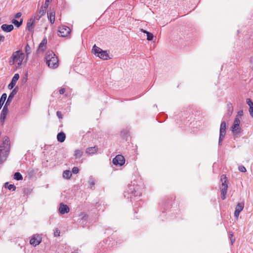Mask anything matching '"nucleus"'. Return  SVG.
<instances>
[{
  "label": "nucleus",
  "instance_id": "a211bd4d",
  "mask_svg": "<svg viewBox=\"0 0 253 253\" xmlns=\"http://www.w3.org/2000/svg\"><path fill=\"white\" fill-rule=\"evenodd\" d=\"M1 29L3 31L8 33L10 32L13 30L14 26L12 24L8 25L4 24L1 25Z\"/></svg>",
  "mask_w": 253,
  "mask_h": 253
},
{
  "label": "nucleus",
  "instance_id": "6ab92c4d",
  "mask_svg": "<svg viewBox=\"0 0 253 253\" xmlns=\"http://www.w3.org/2000/svg\"><path fill=\"white\" fill-rule=\"evenodd\" d=\"M35 21V18H31L27 22V28L29 31H31L34 27V23Z\"/></svg>",
  "mask_w": 253,
  "mask_h": 253
},
{
  "label": "nucleus",
  "instance_id": "5701e85b",
  "mask_svg": "<svg viewBox=\"0 0 253 253\" xmlns=\"http://www.w3.org/2000/svg\"><path fill=\"white\" fill-rule=\"evenodd\" d=\"M247 104L250 106L249 111L251 116L253 118V102L250 98H248Z\"/></svg>",
  "mask_w": 253,
  "mask_h": 253
},
{
  "label": "nucleus",
  "instance_id": "cd10ccee",
  "mask_svg": "<svg viewBox=\"0 0 253 253\" xmlns=\"http://www.w3.org/2000/svg\"><path fill=\"white\" fill-rule=\"evenodd\" d=\"M88 183L91 189H92L95 184V180L92 176H90L88 180Z\"/></svg>",
  "mask_w": 253,
  "mask_h": 253
},
{
  "label": "nucleus",
  "instance_id": "ea45409f",
  "mask_svg": "<svg viewBox=\"0 0 253 253\" xmlns=\"http://www.w3.org/2000/svg\"><path fill=\"white\" fill-rule=\"evenodd\" d=\"M56 115L59 118V119H61L62 118V113L60 111H57L56 112Z\"/></svg>",
  "mask_w": 253,
  "mask_h": 253
},
{
  "label": "nucleus",
  "instance_id": "9b49d317",
  "mask_svg": "<svg viewBox=\"0 0 253 253\" xmlns=\"http://www.w3.org/2000/svg\"><path fill=\"white\" fill-rule=\"evenodd\" d=\"M224 181L222 183V187L221 188V198L222 200H224L225 199V196L227 193V189L228 188L227 185V179L226 176L224 178Z\"/></svg>",
  "mask_w": 253,
  "mask_h": 253
},
{
  "label": "nucleus",
  "instance_id": "f257e3e1",
  "mask_svg": "<svg viewBox=\"0 0 253 253\" xmlns=\"http://www.w3.org/2000/svg\"><path fill=\"white\" fill-rule=\"evenodd\" d=\"M141 194L139 186L137 184V182L135 180L128 184L124 192V196L127 199H130L132 203L133 200L135 201L138 199Z\"/></svg>",
  "mask_w": 253,
  "mask_h": 253
},
{
  "label": "nucleus",
  "instance_id": "72a5a7b5",
  "mask_svg": "<svg viewBox=\"0 0 253 253\" xmlns=\"http://www.w3.org/2000/svg\"><path fill=\"white\" fill-rule=\"evenodd\" d=\"M8 105V104H5V105H4V107H3V109L1 111L2 113L7 114V112H8V108H7Z\"/></svg>",
  "mask_w": 253,
  "mask_h": 253
},
{
  "label": "nucleus",
  "instance_id": "dca6fc26",
  "mask_svg": "<svg viewBox=\"0 0 253 253\" xmlns=\"http://www.w3.org/2000/svg\"><path fill=\"white\" fill-rule=\"evenodd\" d=\"M18 87H15L12 90V91L11 92V93H10V94L9 95V96L8 97L7 100L5 104H8V105L9 104V103L11 101V100L13 99V98L14 97V96L16 94V93L18 91Z\"/></svg>",
  "mask_w": 253,
  "mask_h": 253
},
{
  "label": "nucleus",
  "instance_id": "f8f14e48",
  "mask_svg": "<svg viewBox=\"0 0 253 253\" xmlns=\"http://www.w3.org/2000/svg\"><path fill=\"white\" fill-rule=\"evenodd\" d=\"M244 207V202H240L239 203L236 208L235 210L234 211V216L238 218L239 215V214L240 212L243 210Z\"/></svg>",
  "mask_w": 253,
  "mask_h": 253
},
{
  "label": "nucleus",
  "instance_id": "b1692460",
  "mask_svg": "<svg viewBox=\"0 0 253 253\" xmlns=\"http://www.w3.org/2000/svg\"><path fill=\"white\" fill-rule=\"evenodd\" d=\"M71 176L72 173L69 170H64L63 172V177L65 179H69L71 178Z\"/></svg>",
  "mask_w": 253,
  "mask_h": 253
},
{
  "label": "nucleus",
  "instance_id": "49530a36",
  "mask_svg": "<svg viewBox=\"0 0 253 253\" xmlns=\"http://www.w3.org/2000/svg\"><path fill=\"white\" fill-rule=\"evenodd\" d=\"M234 241H235V239H231V242L232 245L233 244Z\"/></svg>",
  "mask_w": 253,
  "mask_h": 253
},
{
  "label": "nucleus",
  "instance_id": "e433bc0d",
  "mask_svg": "<svg viewBox=\"0 0 253 253\" xmlns=\"http://www.w3.org/2000/svg\"><path fill=\"white\" fill-rule=\"evenodd\" d=\"M52 0H45V1L44 2V3L43 4V7L44 8H47L48 6V5H49V2L51 1Z\"/></svg>",
  "mask_w": 253,
  "mask_h": 253
},
{
  "label": "nucleus",
  "instance_id": "c9c22d12",
  "mask_svg": "<svg viewBox=\"0 0 253 253\" xmlns=\"http://www.w3.org/2000/svg\"><path fill=\"white\" fill-rule=\"evenodd\" d=\"M72 172L74 174H77L79 172V169L78 167H74L72 169Z\"/></svg>",
  "mask_w": 253,
  "mask_h": 253
},
{
  "label": "nucleus",
  "instance_id": "a878e982",
  "mask_svg": "<svg viewBox=\"0 0 253 253\" xmlns=\"http://www.w3.org/2000/svg\"><path fill=\"white\" fill-rule=\"evenodd\" d=\"M23 21V20L22 18L20 19V21H18L17 20L14 19L12 20V23L13 24H14V25L16 27L18 28L22 24Z\"/></svg>",
  "mask_w": 253,
  "mask_h": 253
},
{
  "label": "nucleus",
  "instance_id": "2f4dec72",
  "mask_svg": "<svg viewBox=\"0 0 253 253\" xmlns=\"http://www.w3.org/2000/svg\"><path fill=\"white\" fill-rule=\"evenodd\" d=\"M31 47L29 45L27 44L25 46V52L26 53L27 56H28L31 53Z\"/></svg>",
  "mask_w": 253,
  "mask_h": 253
},
{
  "label": "nucleus",
  "instance_id": "6e6552de",
  "mask_svg": "<svg viewBox=\"0 0 253 253\" xmlns=\"http://www.w3.org/2000/svg\"><path fill=\"white\" fill-rule=\"evenodd\" d=\"M58 36L62 37H65L69 35L71 32L69 27L66 26H61L58 27Z\"/></svg>",
  "mask_w": 253,
  "mask_h": 253
},
{
  "label": "nucleus",
  "instance_id": "58836bf2",
  "mask_svg": "<svg viewBox=\"0 0 253 253\" xmlns=\"http://www.w3.org/2000/svg\"><path fill=\"white\" fill-rule=\"evenodd\" d=\"M54 236L58 237L60 236V231L58 230L57 229H56V230L54 232Z\"/></svg>",
  "mask_w": 253,
  "mask_h": 253
},
{
  "label": "nucleus",
  "instance_id": "1a4fd4ad",
  "mask_svg": "<svg viewBox=\"0 0 253 253\" xmlns=\"http://www.w3.org/2000/svg\"><path fill=\"white\" fill-rule=\"evenodd\" d=\"M125 160L123 156L121 155H117L112 161V163L114 165L120 166L123 165L125 164Z\"/></svg>",
  "mask_w": 253,
  "mask_h": 253
},
{
  "label": "nucleus",
  "instance_id": "9d476101",
  "mask_svg": "<svg viewBox=\"0 0 253 253\" xmlns=\"http://www.w3.org/2000/svg\"><path fill=\"white\" fill-rule=\"evenodd\" d=\"M42 242L41 237L38 234L34 235L30 239V243L34 247L39 245Z\"/></svg>",
  "mask_w": 253,
  "mask_h": 253
},
{
  "label": "nucleus",
  "instance_id": "ddd939ff",
  "mask_svg": "<svg viewBox=\"0 0 253 253\" xmlns=\"http://www.w3.org/2000/svg\"><path fill=\"white\" fill-rule=\"evenodd\" d=\"M58 210H59V212L61 214H63L65 213H68L70 211V209L67 205H65L63 203H61L60 204Z\"/></svg>",
  "mask_w": 253,
  "mask_h": 253
},
{
  "label": "nucleus",
  "instance_id": "37998d69",
  "mask_svg": "<svg viewBox=\"0 0 253 253\" xmlns=\"http://www.w3.org/2000/svg\"><path fill=\"white\" fill-rule=\"evenodd\" d=\"M4 37L3 35L0 34V42H2L4 41Z\"/></svg>",
  "mask_w": 253,
  "mask_h": 253
},
{
  "label": "nucleus",
  "instance_id": "a19ab883",
  "mask_svg": "<svg viewBox=\"0 0 253 253\" xmlns=\"http://www.w3.org/2000/svg\"><path fill=\"white\" fill-rule=\"evenodd\" d=\"M21 15H22V13L21 12H18L15 14V17L16 18H19L21 16Z\"/></svg>",
  "mask_w": 253,
  "mask_h": 253
},
{
  "label": "nucleus",
  "instance_id": "393cba45",
  "mask_svg": "<svg viewBox=\"0 0 253 253\" xmlns=\"http://www.w3.org/2000/svg\"><path fill=\"white\" fill-rule=\"evenodd\" d=\"M7 98V95L6 93H3L0 98V110L2 108L3 104Z\"/></svg>",
  "mask_w": 253,
  "mask_h": 253
},
{
  "label": "nucleus",
  "instance_id": "a18cd8bd",
  "mask_svg": "<svg viewBox=\"0 0 253 253\" xmlns=\"http://www.w3.org/2000/svg\"><path fill=\"white\" fill-rule=\"evenodd\" d=\"M141 31L143 33H145L147 34V33H149V32L145 30H143V29H141Z\"/></svg>",
  "mask_w": 253,
  "mask_h": 253
},
{
  "label": "nucleus",
  "instance_id": "f3484780",
  "mask_svg": "<svg viewBox=\"0 0 253 253\" xmlns=\"http://www.w3.org/2000/svg\"><path fill=\"white\" fill-rule=\"evenodd\" d=\"M98 150V146L95 145L93 147H90L86 148L85 153L90 155L95 154Z\"/></svg>",
  "mask_w": 253,
  "mask_h": 253
},
{
  "label": "nucleus",
  "instance_id": "0eeeda50",
  "mask_svg": "<svg viewBox=\"0 0 253 253\" xmlns=\"http://www.w3.org/2000/svg\"><path fill=\"white\" fill-rule=\"evenodd\" d=\"M226 124L225 121H222L220 124V133L218 139V145H221L226 134Z\"/></svg>",
  "mask_w": 253,
  "mask_h": 253
},
{
  "label": "nucleus",
  "instance_id": "4468645a",
  "mask_svg": "<svg viewBox=\"0 0 253 253\" xmlns=\"http://www.w3.org/2000/svg\"><path fill=\"white\" fill-rule=\"evenodd\" d=\"M46 43L47 39L46 37H44L39 45L38 52H43L46 48Z\"/></svg>",
  "mask_w": 253,
  "mask_h": 253
},
{
  "label": "nucleus",
  "instance_id": "f704fd0d",
  "mask_svg": "<svg viewBox=\"0 0 253 253\" xmlns=\"http://www.w3.org/2000/svg\"><path fill=\"white\" fill-rule=\"evenodd\" d=\"M238 169L239 171L243 172H245L247 170L246 168L243 165L239 166L238 167Z\"/></svg>",
  "mask_w": 253,
  "mask_h": 253
},
{
  "label": "nucleus",
  "instance_id": "412c9836",
  "mask_svg": "<svg viewBox=\"0 0 253 253\" xmlns=\"http://www.w3.org/2000/svg\"><path fill=\"white\" fill-rule=\"evenodd\" d=\"M83 154V151L81 149H76L74 154V156L76 159H80Z\"/></svg>",
  "mask_w": 253,
  "mask_h": 253
},
{
  "label": "nucleus",
  "instance_id": "aec40b11",
  "mask_svg": "<svg viewBox=\"0 0 253 253\" xmlns=\"http://www.w3.org/2000/svg\"><path fill=\"white\" fill-rule=\"evenodd\" d=\"M66 138V135L63 132H60L58 133L57 135V139L58 141L60 142H63Z\"/></svg>",
  "mask_w": 253,
  "mask_h": 253
},
{
  "label": "nucleus",
  "instance_id": "c03bdc74",
  "mask_svg": "<svg viewBox=\"0 0 253 253\" xmlns=\"http://www.w3.org/2000/svg\"><path fill=\"white\" fill-rule=\"evenodd\" d=\"M243 111H240L238 112V115L236 117L238 118V117L239 116V117H241L243 115Z\"/></svg>",
  "mask_w": 253,
  "mask_h": 253
},
{
  "label": "nucleus",
  "instance_id": "7c9ffc66",
  "mask_svg": "<svg viewBox=\"0 0 253 253\" xmlns=\"http://www.w3.org/2000/svg\"><path fill=\"white\" fill-rule=\"evenodd\" d=\"M47 8H44L43 5H42L39 11L40 16L38 20L42 15H43L46 12Z\"/></svg>",
  "mask_w": 253,
  "mask_h": 253
},
{
  "label": "nucleus",
  "instance_id": "de8ad7c7",
  "mask_svg": "<svg viewBox=\"0 0 253 253\" xmlns=\"http://www.w3.org/2000/svg\"><path fill=\"white\" fill-rule=\"evenodd\" d=\"M72 253H78L76 251H75V252H72Z\"/></svg>",
  "mask_w": 253,
  "mask_h": 253
},
{
  "label": "nucleus",
  "instance_id": "79ce46f5",
  "mask_svg": "<svg viewBox=\"0 0 253 253\" xmlns=\"http://www.w3.org/2000/svg\"><path fill=\"white\" fill-rule=\"evenodd\" d=\"M65 88H61V89L59 90V93H60V94H64V93L65 92Z\"/></svg>",
  "mask_w": 253,
  "mask_h": 253
},
{
  "label": "nucleus",
  "instance_id": "bb28decb",
  "mask_svg": "<svg viewBox=\"0 0 253 253\" xmlns=\"http://www.w3.org/2000/svg\"><path fill=\"white\" fill-rule=\"evenodd\" d=\"M233 111V107L231 103L227 104V115L228 116H230L232 113Z\"/></svg>",
  "mask_w": 253,
  "mask_h": 253
},
{
  "label": "nucleus",
  "instance_id": "7ed1b4c3",
  "mask_svg": "<svg viewBox=\"0 0 253 253\" xmlns=\"http://www.w3.org/2000/svg\"><path fill=\"white\" fill-rule=\"evenodd\" d=\"M45 59L49 67L55 69L58 66L57 57L52 51H48L46 52Z\"/></svg>",
  "mask_w": 253,
  "mask_h": 253
},
{
  "label": "nucleus",
  "instance_id": "4c0bfd02",
  "mask_svg": "<svg viewBox=\"0 0 253 253\" xmlns=\"http://www.w3.org/2000/svg\"><path fill=\"white\" fill-rule=\"evenodd\" d=\"M6 114L1 113L0 114V121L4 122L6 118Z\"/></svg>",
  "mask_w": 253,
  "mask_h": 253
},
{
  "label": "nucleus",
  "instance_id": "f03ea898",
  "mask_svg": "<svg viewBox=\"0 0 253 253\" xmlns=\"http://www.w3.org/2000/svg\"><path fill=\"white\" fill-rule=\"evenodd\" d=\"M10 149V141L8 137L5 136L0 144V164L7 159Z\"/></svg>",
  "mask_w": 253,
  "mask_h": 253
},
{
  "label": "nucleus",
  "instance_id": "473e14b6",
  "mask_svg": "<svg viewBox=\"0 0 253 253\" xmlns=\"http://www.w3.org/2000/svg\"><path fill=\"white\" fill-rule=\"evenodd\" d=\"M154 38L153 35L151 33H147V40L149 41H151L153 40Z\"/></svg>",
  "mask_w": 253,
  "mask_h": 253
},
{
  "label": "nucleus",
  "instance_id": "4be33fe9",
  "mask_svg": "<svg viewBox=\"0 0 253 253\" xmlns=\"http://www.w3.org/2000/svg\"><path fill=\"white\" fill-rule=\"evenodd\" d=\"M55 13L54 11H51L49 13L47 12L48 19L52 24L55 21Z\"/></svg>",
  "mask_w": 253,
  "mask_h": 253
},
{
  "label": "nucleus",
  "instance_id": "c85d7f7f",
  "mask_svg": "<svg viewBox=\"0 0 253 253\" xmlns=\"http://www.w3.org/2000/svg\"><path fill=\"white\" fill-rule=\"evenodd\" d=\"M14 178L16 180H21L23 179V176L20 172H16L14 174Z\"/></svg>",
  "mask_w": 253,
  "mask_h": 253
},
{
  "label": "nucleus",
  "instance_id": "2eb2a0df",
  "mask_svg": "<svg viewBox=\"0 0 253 253\" xmlns=\"http://www.w3.org/2000/svg\"><path fill=\"white\" fill-rule=\"evenodd\" d=\"M19 78V75L18 74H15L13 77L10 83L8 84V88L10 89H12L15 85L16 84L17 81Z\"/></svg>",
  "mask_w": 253,
  "mask_h": 253
},
{
  "label": "nucleus",
  "instance_id": "39448f33",
  "mask_svg": "<svg viewBox=\"0 0 253 253\" xmlns=\"http://www.w3.org/2000/svg\"><path fill=\"white\" fill-rule=\"evenodd\" d=\"M92 51L96 56L103 60H107L109 58V55L107 51L103 50L95 44L93 45Z\"/></svg>",
  "mask_w": 253,
  "mask_h": 253
},
{
  "label": "nucleus",
  "instance_id": "c756f323",
  "mask_svg": "<svg viewBox=\"0 0 253 253\" xmlns=\"http://www.w3.org/2000/svg\"><path fill=\"white\" fill-rule=\"evenodd\" d=\"M5 187L8 188L10 190L15 191L16 187L14 184H9L8 182L5 183Z\"/></svg>",
  "mask_w": 253,
  "mask_h": 253
},
{
  "label": "nucleus",
  "instance_id": "423d86ee",
  "mask_svg": "<svg viewBox=\"0 0 253 253\" xmlns=\"http://www.w3.org/2000/svg\"><path fill=\"white\" fill-rule=\"evenodd\" d=\"M240 120L236 117L232 126H231V130L233 132L234 136L236 137H239L241 136V128L240 127Z\"/></svg>",
  "mask_w": 253,
  "mask_h": 253
},
{
  "label": "nucleus",
  "instance_id": "20e7f679",
  "mask_svg": "<svg viewBox=\"0 0 253 253\" xmlns=\"http://www.w3.org/2000/svg\"><path fill=\"white\" fill-rule=\"evenodd\" d=\"M24 57V54L21 53L20 50L14 52L11 57L9 61L10 65H13L14 63L17 64V66H21Z\"/></svg>",
  "mask_w": 253,
  "mask_h": 253
}]
</instances>
